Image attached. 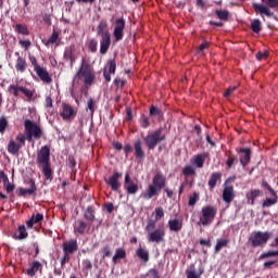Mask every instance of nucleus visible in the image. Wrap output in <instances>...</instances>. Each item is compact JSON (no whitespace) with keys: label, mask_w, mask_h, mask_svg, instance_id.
Returning <instances> with one entry per match:
<instances>
[{"label":"nucleus","mask_w":278,"mask_h":278,"mask_svg":"<svg viewBox=\"0 0 278 278\" xmlns=\"http://www.w3.org/2000/svg\"><path fill=\"white\" fill-rule=\"evenodd\" d=\"M18 45H20V47H22V49H25L27 51V49H29V47H31V41L29 39L20 40Z\"/></svg>","instance_id":"55"},{"label":"nucleus","mask_w":278,"mask_h":278,"mask_svg":"<svg viewBox=\"0 0 278 278\" xmlns=\"http://www.w3.org/2000/svg\"><path fill=\"white\" fill-rule=\"evenodd\" d=\"M87 227H88V224L79 220L78 226L74 227V231L75 233H85Z\"/></svg>","instance_id":"44"},{"label":"nucleus","mask_w":278,"mask_h":278,"mask_svg":"<svg viewBox=\"0 0 278 278\" xmlns=\"http://www.w3.org/2000/svg\"><path fill=\"white\" fill-rule=\"evenodd\" d=\"M163 129L159 128L157 130L147 135L143 140L146 142V147L153 151L155 147H157L159 142H164L166 140V135H162Z\"/></svg>","instance_id":"8"},{"label":"nucleus","mask_w":278,"mask_h":278,"mask_svg":"<svg viewBox=\"0 0 278 278\" xmlns=\"http://www.w3.org/2000/svg\"><path fill=\"white\" fill-rule=\"evenodd\" d=\"M98 36H102V38H105V36L110 35V33H108V24L105 22H101L98 25Z\"/></svg>","instance_id":"37"},{"label":"nucleus","mask_w":278,"mask_h":278,"mask_svg":"<svg viewBox=\"0 0 278 278\" xmlns=\"http://www.w3.org/2000/svg\"><path fill=\"white\" fill-rule=\"evenodd\" d=\"M83 268L85 270H92V262H90V260H84L83 261Z\"/></svg>","instance_id":"60"},{"label":"nucleus","mask_w":278,"mask_h":278,"mask_svg":"<svg viewBox=\"0 0 278 278\" xmlns=\"http://www.w3.org/2000/svg\"><path fill=\"white\" fill-rule=\"evenodd\" d=\"M18 236L14 237L15 240H25V238H28L29 233L27 232V228H25L24 225L18 226Z\"/></svg>","instance_id":"39"},{"label":"nucleus","mask_w":278,"mask_h":278,"mask_svg":"<svg viewBox=\"0 0 278 278\" xmlns=\"http://www.w3.org/2000/svg\"><path fill=\"white\" fill-rule=\"evenodd\" d=\"M104 210H106L109 214H112V212H114V203L108 202L106 204H104Z\"/></svg>","instance_id":"64"},{"label":"nucleus","mask_w":278,"mask_h":278,"mask_svg":"<svg viewBox=\"0 0 278 278\" xmlns=\"http://www.w3.org/2000/svg\"><path fill=\"white\" fill-rule=\"evenodd\" d=\"M237 153L240 155V164L243 166H249V162H251V150L250 148H241L237 149Z\"/></svg>","instance_id":"16"},{"label":"nucleus","mask_w":278,"mask_h":278,"mask_svg":"<svg viewBox=\"0 0 278 278\" xmlns=\"http://www.w3.org/2000/svg\"><path fill=\"white\" fill-rule=\"evenodd\" d=\"M97 45H98L97 39H91L89 41V51H91V53H96Z\"/></svg>","instance_id":"58"},{"label":"nucleus","mask_w":278,"mask_h":278,"mask_svg":"<svg viewBox=\"0 0 278 278\" xmlns=\"http://www.w3.org/2000/svg\"><path fill=\"white\" fill-rule=\"evenodd\" d=\"M156 225H157L156 219H149L146 226V231H148V233H151V231H155Z\"/></svg>","instance_id":"46"},{"label":"nucleus","mask_w":278,"mask_h":278,"mask_svg":"<svg viewBox=\"0 0 278 278\" xmlns=\"http://www.w3.org/2000/svg\"><path fill=\"white\" fill-rule=\"evenodd\" d=\"M268 58V52H257L256 53V60L258 62H262V60H266Z\"/></svg>","instance_id":"63"},{"label":"nucleus","mask_w":278,"mask_h":278,"mask_svg":"<svg viewBox=\"0 0 278 278\" xmlns=\"http://www.w3.org/2000/svg\"><path fill=\"white\" fill-rule=\"evenodd\" d=\"M187 278H201V274H197L195 269L187 270Z\"/></svg>","instance_id":"57"},{"label":"nucleus","mask_w":278,"mask_h":278,"mask_svg":"<svg viewBox=\"0 0 278 278\" xmlns=\"http://www.w3.org/2000/svg\"><path fill=\"white\" fill-rule=\"evenodd\" d=\"M134 150L136 160L139 162H144L146 154L144 150L142 149V141H140V139L134 142Z\"/></svg>","instance_id":"18"},{"label":"nucleus","mask_w":278,"mask_h":278,"mask_svg":"<svg viewBox=\"0 0 278 278\" xmlns=\"http://www.w3.org/2000/svg\"><path fill=\"white\" fill-rule=\"evenodd\" d=\"M8 90L13 94V97H18V93L22 92V94H25L28 101H31V98L34 97V91L23 86L10 85Z\"/></svg>","instance_id":"11"},{"label":"nucleus","mask_w":278,"mask_h":278,"mask_svg":"<svg viewBox=\"0 0 278 278\" xmlns=\"http://www.w3.org/2000/svg\"><path fill=\"white\" fill-rule=\"evenodd\" d=\"M124 189L126 190L127 194H132V195L138 194V190H140V188L138 187V184H136L134 179H131V176L129 175V173L125 174Z\"/></svg>","instance_id":"13"},{"label":"nucleus","mask_w":278,"mask_h":278,"mask_svg":"<svg viewBox=\"0 0 278 278\" xmlns=\"http://www.w3.org/2000/svg\"><path fill=\"white\" fill-rule=\"evenodd\" d=\"M42 21H43V23H46L50 27V25H51V14L43 13L42 14Z\"/></svg>","instance_id":"62"},{"label":"nucleus","mask_w":278,"mask_h":278,"mask_svg":"<svg viewBox=\"0 0 278 278\" xmlns=\"http://www.w3.org/2000/svg\"><path fill=\"white\" fill-rule=\"evenodd\" d=\"M76 77L81 79L87 88H90V86L94 84V70L92 68V65H89L88 62H86V59H83L80 68L78 70Z\"/></svg>","instance_id":"3"},{"label":"nucleus","mask_w":278,"mask_h":278,"mask_svg":"<svg viewBox=\"0 0 278 278\" xmlns=\"http://www.w3.org/2000/svg\"><path fill=\"white\" fill-rule=\"evenodd\" d=\"M236 162H238V156L228 157V160L226 161V164L228 168H233V164H236Z\"/></svg>","instance_id":"61"},{"label":"nucleus","mask_w":278,"mask_h":278,"mask_svg":"<svg viewBox=\"0 0 278 278\" xmlns=\"http://www.w3.org/2000/svg\"><path fill=\"white\" fill-rule=\"evenodd\" d=\"M216 214H218V210L216 206L206 205L201 208L200 215V224L203 227H207V225H212L214 223V218H216Z\"/></svg>","instance_id":"7"},{"label":"nucleus","mask_w":278,"mask_h":278,"mask_svg":"<svg viewBox=\"0 0 278 278\" xmlns=\"http://www.w3.org/2000/svg\"><path fill=\"white\" fill-rule=\"evenodd\" d=\"M166 188V176L162 173H156L152 179V184L148 186L146 192L140 194L141 199L149 201L153 197H160V192Z\"/></svg>","instance_id":"2"},{"label":"nucleus","mask_w":278,"mask_h":278,"mask_svg":"<svg viewBox=\"0 0 278 278\" xmlns=\"http://www.w3.org/2000/svg\"><path fill=\"white\" fill-rule=\"evenodd\" d=\"M58 38H60V33L58 29L53 28L51 36L47 40H42V43L46 47H51V45H55L58 42Z\"/></svg>","instance_id":"31"},{"label":"nucleus","mask_w":278,"mask_h":278,"mask_svg":"<svg viewBox=\"0 0 278 278\" xmlns=\"http://www.w3.org/2000/svg\"><path fill=\"white\" fill-rule=\"evenodd\" d=\"M268 257H278V251H268L260 255L258 260H268Z\"/></svg>","instance_id":"48"},{"label":"nucleus","mask_w":278,"mask_h":278,"mask_svg":"<svg viewBox=\"0 0 278 278\" xmlns=\"http://www.w3.org/2000/svg\"><path fill=\"white\" fill-rule=\"evenodd\" d=\"M262 191L260 189L251 190L245 194L248 205H255V199L261 197Z\"/></svg>","instance_id":"26"},{"label":"nucleus","mask_w":278,"mask_h":278,"mask_svg":"<svg viewBox=\"0 0 278 278\" xmlns=\"http://www.w3.org/2000/svg\"><path fill=\"white\" fill-rule=\"evenodd\" d=\"M29 62L34 66V71L39 70L41 66L38 64V60L34 55H29Z\"/></svg>","instance_id":"54"},{"label":"nucleus","mask_w":278,"mask_h":278,"mask_svg":"<svg viewBox=\"0 0 278 278\" xmlns=\"http://www.w3.org/2000/svg\"><path fill=\"white\" fill-rule=\"evenodd\" d=\"M35 73L38 75L39 79L43 81V84H51V81H53V78H51V75L45 67H39L38 70H35Z\"/></svg>","instance_id":"19"},{"label":"nucleus","mask_w":278,"mask_h":278,"mask_svg":"<svg viewBox=\"0 0 278 278\" xmlns=\"http://www.w3.org/2000/svg\"><path fill=\"white\" fill-rule=\"evenodd\" d=\"M89 111L90 116L94 114V100L90 98L87 102V112Z\"/></svg>","instance_id":"53"},{"label":"nucleus","mask_w":278,"mask_h":278,"mask_svg":"<svg viewBox=\"0 0 278 278\" xmlns=\"http://www.w3.org/2000/svg\"><path fill=\"white\" fill-rule=\"evenodd\" d=\"M215 14L219 21H229V11L227 10H216Z\"/></svg>","instance_id":"40"},{"label":"nucleus","mask_w":278,"mask_h":278,"mask_svg":"<svg viewBox=\"0 0 278 278\" xmlns=\"http://www.w3.org/2000/svg\"><path fill=\"white\" fill-rule=\"evenodd\" d=\"M208 153L198 154L192 157V164L197 166V168H203V164H205V157H207Z\"/></svg>","instance_id":"30"},{"label":"nucleus","mask_w":278,"mask_h":278,"mask_svg":"<svg viewBox=\"0 0 278 278\" xmlns=\"http://www.w3.org/2000/svg\"><path fill=\"white\" fill-rule=\"evenodd\" d=\"M42 273V263L38 262V261H34L30 264V268H28L26 270V275H28V277H36V273Z\"/></svg>","instance_id":"22"},{"label":"nucleus","mask_w":278,"mask_h":278,"mask_svg":"<svg viewBox=\"0 0 278 278\" xmlns=\"http://www.w3.org/2000/svg\"><path fill=\"white\" fill-rule=\"evenodd\" d=\"M60 116H62L64 121H71V106L67 104H63V110L60 113Z\"/></svg>","instance_id":"38"},{"label":"nucleus","mask_w":278,"mask_h":278,"mask_svg":"<svg viewBox=\"0 0 278 278\" xmlns=\"http://www.w3.org/2000/svg\"><path fill=\"white\" fill-rule=\"evenodd\" d=\"M97 212L94 211V206H88L85 211V218L90 223H94Z\"/></svg>","instance_id":"33"},{"label":"nucleus","mask_w":278,"mask_h":278,"mask_svg":"<svg viewBox=\"0 0 278 278\" xmlns=\"http://www.w3.org/2000/svg\"><path fill=\"white\" fill-rule=\"evenodd\" d=\"M24 128L26 137L25 139L28 140V142H31V140H40L42 138V128L36 123L30 119L24 121Z\"/></svg>","instance_id":"5"},{"label":"nucleus","mask_w":278,"mask_h":278,"mask_svg":"<svg viewBox=\"0 0 278 278\" xmlns=\"http://www.w3.org/2000/svg\"><path fill=\"white\" fill-rule=\"evenodd\" d=\"M139 125L142 127V129H148V127L151 126V122H149V117L141 115L139 118Z\"/></svg>","instance_id":"47"},{"label":"nucleus","mask_w":278,"mask_h":278,"mask_svg":"<svg viewBox=\"0 0 278 278\" xmlns=\"http://www.w3.org/2000/svg\"><path fill=\"white\" fill-rule=\"evenodd\" d=\"M42 220H45V215H42V213H37L26 222V226L28 229H31L34 225H37V223H42Z\"/></svg>","instance_id":"27"},{"label":"nucleus","mask_w":278,"mask_h":278,"mask_svg":"<svg viewBox=\"0 0 278 278\" xmlns=\"http://www.w3.org/2000/svg\"><path fill=\"white\" fill-rule=\"evenodd\" d=\"M15 140L18 142H14V139H11L8 144V152L11 155H18V151L25 147V135L20 134L16 136Z\"/></svg>","instance_id":"9"},{"label":"nucleus","mask_w":278,"mask_h":278,"mask_svg":"<svg viewBox=\"0 0 278 278\" xmlns=\"http://www.w3.org/2000/svg\"><path fill=\"white\" fill-rule=\"evenodd\" d=\"M161 218H164V208L163 207H156L155 208V219L161 220Z\"/></svg>","instance_id":"56"},{"label":"nucleus","mask_w":278,"mask_h":278,"mask_svg":"<svg viewBox=\"0 0 278 278\" xmlns=\"http://www.w3.org/2000/svg\"><path fill=\"white\" fill-rule=\"evenodd\" d=\"M205 49H210V42L204 41L202 42L198 49H197V55H203V52L205 51Z\"/></svg>","instance_id":"49"},{"label":"nucleus","mask_w":278,"mask_h":278,"mask_svg":"<svg viewBox=\"0 0 278 278\" xmlns=\"http://www.w3.org/2000/svg\"><path fill=\"white\" fill-rule=\"evenodd\" d=\"M146 278H160V271L155 268H151L146 274Z\"/></svg>","instance_id":"52"},{"label":"nucleus","mask_w":278,"mask_h":278,"mask_svg":"<svg viewBox=\"0 0 278 278\" xmlns=\"http://www.w3.org/2000/svg\"><path fill=\"white\" fill-rule=\"evenodd\" d=\"M197 201H199V192L194 191L190 197L188 201L189 207H194L197 205Z\"/></svg>","instance_id":"45"},{"label":"nucleus","mask_w":278,"mask_h":278,"mask_svg":"<svg viewBox=\"0 0 278 278\" xmlns=\"http://www.w3.org/2000/svg\"><path fill=\"white\" fill-rule=\"evenodd\" d=\"M168 227H169V231H174L175 233H177V232L181 231V229L184 228V223H181L177 218L169 219Z\"/></svg>","instance_id":"29"},{"label":"nucleus","mask_w":278,"mask_h":278,"mask_svg":"<svg viewBox=\"0 0 278 278\" xmlns=\"http://www.w3.org/2000/svg\"><path fill=\"white\" fill-rule=\"evenodd\" d=\"M166 238V229L164 227L156 228L148 233V242H154L155 244H161Z\"/></svg>","instance_id":"10"},{"label":"nucleus","mask_w":278,"mask_h":278,"mask_svg":"<svg viewBox=\"0 0 278 278\" xmlns=\"http://www.w3.org/2000/svg\"><path fill=\"white\" fill-rule=\"evenodd\" d=\"M15 55H17L15 70L18 73H25V71H27V61L25 60V58L21 56V53L18 52H15Z\"/></svg>","instance_id":"23"},{"label":"nucleus","mask_w":278,"mask_h":278,"mask_svg":"<svg viewBox=\"0 0 278 278\" xmlns=\"http://www.w3.org/2000/svg\"><path fill=\"white\" fill-rule=\"evenodd\" d=\"M261 187H262L264 190H268V192H270L271 197H275V199H277V191H275V189H273V187H270V186L268 185V181L263 180L262 184H261Z\"/></svg>","instance_id":"43"},{"label":"nucleus","mask_w":278,"mask_h":278,"mask_svg":"<svg viewBox=\"0 0 278 278\" xmlns=\"http://www.w3.org/2000/svg\"><path fill=\"white\" fill-rule=\"evenodd\" d=\"M125 18L119 17L115 20V28L113 31V36L116 40V42H121L123 40V37L125 36Z\"/></svg>","instance_id":"14"},{"label":"nucleus","mask_w":278,"mask_h":278,"mask_svg":"<svg viewBox=\"0 0 278 278\" xmlns=\"http://www.w3.org/2000/svg\"><path fill=\"white\" fill-rule=\"evenodd\" d=\"M136 255L144 264H147V262L150 260L149 250L142 248V245H139V248L136 250Z\"/></svg>","instance_id":"28"},{"label":"nucleus","mask_w":278,"mask_h":278,"mask_svg":"<svg viewBox=\"0 0 278 278\" xmlns=\"http://www.w3.org/2000/svg\"><path fill=\"white\" fill-rule=\"evenodd\" d=\"M262 3L253 2L252 8L256 14H261V16L265 15L268 18L275 16V13L271 10H278V0H262Z\"/></svg>","instance_id":"4"},{"label":"nucleus","mask_w":278,"mask_h":278,"mask_svg":"<svg viewBox=\"0 0 278 278\" xmlns=\"http://www.w3.org/2000/svg\"><path fill=\"white\" fill-rule=\"evenodd\" d=\"M236 90H238V86H233V87H229L225 93L224 97L227 99L229 98L230 94H233V92H236Z\"/></svg>","instance_id":"59"},{"label":"nucleus","mask_w":278,"mask_h":278,"mask_svg":"<svg viewBox=\"0 0 278 278\" xmlns=\"http://www.w3.org/2000/svg\"><path fill=\"white\" fill-rule=\"evenodd\" d=\"M15 31L22 36H29V28L25 24H16Z\"/></svg>","instance_id":"36"},{"label":"nucleus","mask_w":278,"mask_h":278,"mask_svg":"<svg viewBox=\"0 0 278 278\" xmlns=\"http://www.w3.org/2000/svg\"><path fill=\"white\" fill-rule=\"evenodd\" d=\"M222 179H223V173L220 172L213 173L208 179L210 190H214V188H216L217 184L220 182Z\"/></svg>","instance_id":"21"},{"label":"nucleus","mask_w":278,"mask_h":278,"mask_svg":"<svg viewBox=\"0 0 278 278\" xmlns=\"http://www.w3.org/2000/svg\"><path fill=\"white\" fill-rule=\"evenodd\" d=\"M108 66H109V71L106 68H104L103 77H104L106 84H110V81H112V76H110V75L116 74V59H112V60L108 61Z\"/></svg>","instance_id":"15"},{"label":"nucleus","mask_w":278,"mask_h":278,"mask_svg":"<svg viewBox=\"0 0 278 278\" xmlns=\"http://www.w3.org/2000/svg\"><path fill=\"white\" fill-rule=\"evenodd\" d=\"M235 197L233 186H226L223 191V201H225V203H231Z\"/></svg>","instance_id":"24"},{"label":"nucleus","mask_w":278,"mask_h":278,"mask_svg":"<svg viewBox=\"0 0 278 278\" xmlns=\"http://www.w3.org/2000/svg\"><path fill=\"white\" fill-rule=\"evenodd\" d=\"M251 29L254 34H260V31H262V22L260 20H254L251 24Z\"/></svg>","instance_id":"42"},{"label":"nucleus","mask_w":278,"mask_h":278,"mask_svg":"<svg viewBox=\"0 0 278 278\" xmlns=\"http://www.w3.org/2000/svg\"><path fill=\"white\" fill-rule=\"evenodd\" d=\"M8 129V119L4 116L0 117V134H5Z\"/></svg>","instance_id":"51"},{"label":"nucleus","mask_w":278,"mask_h":278,"mask_svg":"<svg viewBox=\"0 0 278 278\" xmlns=\"http://www.w3.org/2000/svg\"><path fill=\"white\" fill-rule=\"evenodd\" d=\"M37 165L48 181H53V169L51 168V147L42 146L37 152Z\"/></svg>","instance_id":"1"},{"label":"nucleus","mask_w":278,"mask_h":278,"mask_svg":"<svg viewBox=\"0 0 278 278\" xmlns=\"http://www.w3.org/2000/svg\"><path fill=\"white\" fill-rule=\"evenodd\" d=\"M229 247V239L217 240L215 245V253H220L222 249Z\"/></svg>","instance_id":"35"},{"label":"nucleus","mask_w":278,"mask_h":278,"mask_svg":"<svg viewBox=\"0 0 278 278\" xmlns=\"http://www.w3.org/2000/svg\"><path fill=\"white\" fill-rule=\"evenodd\" d=\"M112 35H104L100 41V53L105 55L110 49V45H112Z\"/></svg>","instance_id":"20"},{"label":"nucleus","mask_w":278,"mask_h":278,"mask_svg":"<svg viewBox=\"0 0 278 278\" xmlns=\"http://www.w3.org/2000/svg\"><path fill=\"white\" fill-rule=\"evenodd\" d=\"M271 205H277V198L276 199L267 198L262 203V207H271Z\"/></svg>","instance_id":"50"},{"label":"nucleus","mask_w":278,"mask_h":278,"mask_svg":"<svg viewBox=\"0 0 278 278\" xmlns=\"http://www.w3.org/2000/svg\"><path fill=\"white\" fill-rule=\"evenodd\" d=\"M121 177H123L122 173L114 172L109 179L108 178L104 179L106 186H110L113 192H118V190H121V186H122L119 180Z\"/></svg>","instance_id":"12"},{"label":"nucleus","mask_w":278,"mask_h":278,"mask_svg":"<svg viewBox=\"0 0 278 278\" xmlns=\"http://www.w3.org/2000/svg\"><path fill=\"white\" fill-rule=\"evenodd\" d=\"M271 237H273V232L270 231H265V232L256 231L249 237L248 242H250L253 249H257V247L264 248L266 247V244L268 243V240H270Z\"/></svg>","instance_id":"6"},{"label":"nucleus","mask_w":278,"mask_h":278,"mask_svg":"<svg viewBox=\"0 0 278 278\" xmlns=\"http://www.w3.org/2000/svg\"><path fill=\"white\" fill-rule=\"evenodd\" d=\"M64 256L61 258V268H64L68 262H71V241L62 244Z\"/></svg>","instance_id":"17"},{"label":"nucleus","mask_w":278,"mask_h":278,"mask_svg":"<svg viewBox=\"0 0 278 278\" xmlns=\"http://www.w3.org/2000/svg\"><path fill=\"white\" fill-rule=\"evenodd\" d=\"M150 116H153L154 118H162L164 116V112L162 111V109L155 106V105H152L150 108Z\"/></svg>","instance_id":"34"},{"label":"nucleus","mask_w":278,"mask_h":278,"mask_svg":"<svg viewBox=\"0 0 278 278\" xmlns=\"http://www.w3.org/2000/svg\"><path fill=\"white\" fill-rule=\"evenodd\" d=\"M127 257V252L123 248L115 250V255L113 256V264H117L118 260H125Z\"/></svg>","instance_id":"32"},{"label":"nucleus","mask_w":278,"mask_h":278,"mask_svg":"<svg viewBox=\"0 0 278 278\" xmlns=\"http://www.w3.org/2000/svg\"><path fill=\"white\" fill-rule=\"evenodd\" d=\"M182 175H185V177H192L193 175H197V170L192 165H187L182 168Z\"/></svg>","instance_id":"41"},{"label":"nucleus","mask_w":278,"mask_h":278,"mask_svg":"<svg viewBox=\"0 0 278 278\" xmlns=\"http://www.w3.org/2000/svg\"><path fill=\"white\" fill-rule=\"evenodd\" d=\"M29 188L25 189V188H20L17 190V194L18 197H25L26 194H34V192H36L37 188H36V181H34V179L29 180Z\"/></svg>","instance_id":"25"}]
</instances>
